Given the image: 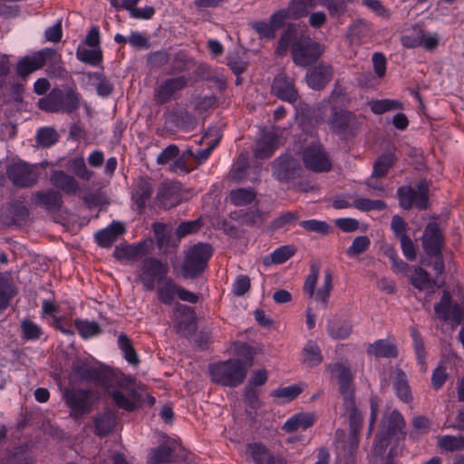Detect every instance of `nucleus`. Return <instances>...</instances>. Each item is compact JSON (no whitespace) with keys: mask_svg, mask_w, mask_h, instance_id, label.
Segmentation results:
<instances>
[{"mask_svg":"<svg viewBox=\"0 0 464 464\" xmlns=\"http://www.w3.org/2000/svg\"><path fill=\"white\" fill-rule=\"evenodd\" d=\"M294 34L293 27H288L284 32L279 39L276 53L284 55L286 53L290 44H292V58L295 64L306 67L318 59L323 53V48L308 36H302L293 41Z\"/></svg>","mask_w":464,"mask_h":464,"instance_id":"f257e3e1","label":"nucleus"},{"mask_svg":"<svg viewBox=\"0 0 464 464\" xmlns=\"http://www.w3.org/2000/svg\"><path fill=\"white\" fill-rule=\"evenodd\" d=\"M327 370L337 373L340 392L343 397L346 409L350 411V433L358 435L362 422V416L354 407L352 372L343 362L328 366Z\"/></svg>","mask_w":464,"mask_h":464,"instance_id":"f03ea898","label":"nucleus"},{"mask_svg":"<svg viewBox=\"0 0 464 464\" xmlns=\"http://www.w3.org/2000/svg\"><path fill=\"white\" fill-rule=\"evenodd\" d=\"M114 371L89 360H76L72 366L71 382L84 381L93 382L109 390Z\"/></svg>","mask_w":464,"mask_h":464,"instance_id":"7ed1b4c3","label":"nucleus"},{"mask_svg":"<svg viewBox=\"0 0 464 464\" xmlns=\"http://www.w3.org/2000/svg\"><path fill=\"white\" fill-rule=\"evenodd\" d=\"M114 380L117 381L118 388L111 395L116 405L128 411L137 409L140 403V395L135 378L114 372L111 382Z\"/></svg>","mask_w":464,"mask_h":464,"instance_id":"20e7f679","label":"nucleus"},{"mask_svg":"<svg viewBox=\"0 0 464 464\" xmlns=\"http://www.w3.org/2000/svg\"><path fill=\"white\" fill-rule=\"evenodd\" d=\"M208 371L214 382L228 387L239 385L246 376V369L244 363L237 359L211 364Z\"/></svg>","mask_w":464,"mask_h":464,"instance_id":"39448f33","label":"nucleus"},{"mask_svg":"<svg viewBox=\"0 0 464 464\" xmlns=\"http://www.w3.org/2000/svg\"><path fill=\"white\" fill-rule=\"evenodd\" d=\"M213 248L209 244L198 243L185 251L182 264V275L185 278H195L201 275L212 256Z\"/></svg>","mask_w":464,"mask_h":464,"instance_id":"423d86ee","label":"nucleus"},{"mask_svg":"<svg viewBox=\"0 0 464 464\" xmlns=\"http://www.w3.org/2000/svg\"><path fill=\"white\" fill-rule=\"evenodd\" d=\"M169 272L167 264L155 257L145 258L141 262L139 280L146 290H153L156 282L164 279Z\"/></svg>","mask_w":464,"mask_h":464,"instance_id":"0eeeda50","label":"nucleus"},{"mask_svg":"<svg viewBox=\"0 0 464 464\" xmlns=\"http://www.w3.org/2000/svg\"><path fill=\"white\" fill-rule=\"evenodd\" d=\"M441 37L437 32L427 31L420 26L401 38V44L406 48L422 47L428 52L434 51L440 44Z\"/></svg>","mask_w":464,"mask_h":464,"instance_id":"6e6552de","label":"nucleus"},{"mask_svg":"<svg viewBox=\"0 0 464 464\" xmlns=\"http://www.w3.org/2000/svg\"><path fill=\"white\" fill-rule=\"evenodd\" d=\"M428 192L429 186L425 180L419 182L416 189L411 187H401L397 192L400 206L405 209L412 207L425 209L428 207Z\"/></svg>","mask_w":464,"mask_h":464,"instance_id":"1a4fd4ad","label":"nucleus"},{"mask_svg":"<svg viewBox=\"0 0 464 464\" xmlns=\"http://www.w3.org/2000/svg\"><path fill=\"white\" fill-rule=\"evenodd\" d=\"M57 53L53 48H44L22 58L16 66L17 73L25 77L41 69L48 61H55Z\"/></svg>","mask_w":464,"mask_h":464,"instance_id":"9d476101","label":"nucleus"},{"mask_svg":"<svg viewBox=\"0 0 464 464\" xmlns=\"http://www.w3.org/2000/svg\"><path fill=\"white\" fill-rule=\"evenodd\" d=\"M304 166L314 172L328 171L332 163L329 157L316 141H312L303 152Z\"/></svg>","mask_w":464,"mask_h":464,"instance_id":"9b49d317","label":"nucleus"},{"mask_svg":"<svg viewBox=\"0 0 464 464\" xmlns=\"http://www.w3.org/2000/svg\"><path fill=\"white\" fill-rule=\"evenodd\" d=\"M92 392L87 390H65L63 397L66 405L71 410V415L79 418L87 413L92 407Z\"/></svg>","mask_w":464,"mask_h":464,"instance_id":"f8f14e48","label":"nucleus"},{"mask_svg":"<svg viewBox=\"0 0 464 464\" xmlns=\"http://www.w3.org/2000/svg\"><path fill=\"white\" fill-rule=\"evenodd\" d=\"M405 426L401 414L393 411L385 417L382 423V432L377 436L374 449L378 452H382L387 446L388 437L395 435L397 432L402 433Z\"/></svg>","mask_w":464,"mask_h":464,"instance_id":"ddd939ff","label":"nucleus"},{"mask_svg":"<svg viewBox=\"0 0 464 464\" xmlns=\"http://www.w3.org/2000/svg\"><path fill=\"white\" fill-rule=\"evenodd\" d=\"M7 175L12 182L19 187L34 184L38 178L37 167L24 162H15L7 169Z\"/></svg>","mask_w":464,"mask_h":464,"instance_id":"4468645a","label":"nucleus"},{"mask_svg":"<svg viewBox=\"0 0 464 464\" xmlns=\"http://www.w3.org/2000/svg\"><path fill=\"white\" fill-rule=\"evenodd\" d=\"M271 90L276 97L290 103H294L298 98L294 81L284 73L275 77Z\"/></svg>","mask_w":464,"mask_h":464,"instance_id":"2eb2a0df","label":"nucleus"},{"mask_svg":"<svg viewBox=\"0 0 464 464\" xmlns=\"http://www.w3.org/2000/svg\"><path fill=\"white\" fill-rule=\"evenodd\" d=\"M443 245V236L435 223H430L422 236V246L429 256H438Z\"/></svg>","mask_w":464,"mask_h":464,"instance_id":"dca6fc26","label":"nucleus"},{"mask_svg":"<svg viewBox=\"0 0 464 464\" xmlns=\"http://www.w3.org/2000/svg\"><path fill=\"white\" fill-rule=\"evenodd\" d=\"M285 24L283 13L275 12L268 22L255 21L251 24L252 28L261 38L273 39L276 32Z\"/></svg>","mask_w":464,"mask_h":464,"instance_id":"f3484780","label":"nucleus"},{"mask_svg":"<svg viewBox=\"0 0 464 464\" xmlns=\"http://www.w3.org/2000/svg\"><path fill=\"white\" fill-rule=\"evenodd\" d=\"M344 432L336 431V452L340 459L349 462L358 450V435L355 433L349 435L348 439H343Z\"/></svg>","mask_w":464,"mask_h":464,"instance_id":"a211bd4d","label":"nucleus"},{"mask_svg":"<svg viewBox=\"0 0 464 464\" xmlns=\"http://www.w3.org/2000/svg\"><path fill=\"white\" fill-rule=\"evenodd\" d=\"M333 74V68L326 63H319L306 73L305 81L307 85L314 90H320L330 81Z\"/></svg>","mask_w":464,"mask_h":464,"instance_id":"6ab92c4d","label":"nucleus"},{"mask_svg":"<svg viewBox=\"0 0 464 464\" xmlns=\"http://www.w3.org/2000/svg\"><path fill=\"white\" fill-rule=\"evenodd\" d=\"M434 309L440 320L447 321L452 317L454 321L459 323L463 317L464 304L455 305L451 311L450 294L444 291L440 302L435 305Z\"/></svg>","mask_w":464,"mask_h":464,"instance_id":"aec40b11","label":"nucleus"},{"mask_svg":"<svg viewBox=\"0 0 464 464\" xmlns=\"http://www.w3.org/2000/svg\"><path fill=\"white\" fill-rule=\"evenodd\" d=\"M274 175L277 179L286 180L292 179L299 169L298 163L291 156H281L274 163Z\"/></svg>","mask_w":464,"mask_h":464,"instance_id":"412c9836","label":"nucleus"},{"mask_svg":"<svg viewBox=\"0 0 464 464\" xmlns=\"http://www.w3.org/2000/svg\"><path fill=\"white\" fill-rule=\"evenodd\" d=\"M187 83L188 80L185 76H178L166 80L157 89V101L160 103L166 102L176 92L183 89Z\"/></svg>","mask_w":464,"mask_h":464,"instance_id":"4be33fe9","label":"nucleus"},{"mask_svg":"<svg viewBox=\"0 0 464 464\" xmlns=\"http://www.w3.org/2000/svg\"><path fill=\"white\" fill-rule=\"evenodd\" d=\"M124 232L125 227L123 223L112 221L107 227L95 234V239L102 247H110Z\"/></svg>","mask_w":464,"mask_h":464,"instance_id":"5701e85b","label":"nucleus"},{"mask_svg":"<svg viewBox=\"0 0 464 464\" xmlns=\"http://www.w3.org/2000/svg\"><path fill=\"white\" fill-rule=\"evenodd\" d=\"M279 144L280 140L276 131L274 130H268L257 140L254 150L255 157L256 159L269 158Z\"/></svg>","mask_w":464,"mask_h":464,"instance_id":"b1692460","label":"nucleus"},{"mask_svg":"<svg viewBox=\"0 0 464 464\" xmlns=\"http://www.w3.org/2000/svg\"><path fill=\"white\" fill-rule=\"evenodd\" d=\"M314 6V0H293L286 8L278 10V13H283L284 23H285L287 20H296L305 16Z\"/></svg>","mask_w":464,"mask_h":464,"instance_id":"393cba45","label":"nucleus"},{"mask_svg":"<svg viewBox=\"0 0 464 464\" xmlns=\"http://www.w3.org/2000/svg\"><path fill=\"white\" fill-rule=\"evenodd\" d=\"M315 421V415L312 412H298L290 417L283 425L286 432H293L297 430H306Z\"/></svg>","mask_w":464,"mask_h":464,"instance_id":"a878e982","label":"nucleus"},{"mask_svg":"<svg viewBox=\"0 0 464 464\" xmlns=\"http://www.w3.org/2000/svg\"><path fill=\"white\" fill-rule=\"evenodd\" d=\"M159 283L158 299L165 304H171L177 296L178 285L169 277H165Z\"/></svg>","mask_w":464,"mask_h":464,"instance_id":"bb28decb","label":"nucleus"},{"mask_svg":"<svg viewBox=\"0 0 464 464\" xmlns=\"http://www.w3.org/2000/svg\"><path fill=\"white\" fill-rule=\"evenodd\" d=\"M34 202L38 207H42L46 209H55L60 208L62 199L57 191L48 189L37 192L34 198Z\"/></svg>","mask_w":464,"mask_h":464,"instance_id":"cd10ccee","label":"nucleus"},{"mask_svg":"<svg viewBox=\"0 0 464 464\" xmlns=\"http://www.w3.org/2000/svg\"><path fill=\"white\" fill-rule=\"evenodd\" d=\"M144 255V244L138 245H120L114 250V256L117 259L130 261L136 260Z\"/></svg>","mask_w":464,"mask_h":464,"instance_id":"c85d7f7f","label":"nucleus"},{"mask_svg":"<svg viewBox=\"0 0 464 464\" xmlns=\"http://www.w3.org/2000/svg\"><path fill=\"white\" fill-rule=\"evenodd\" d=\"M151 186L147 180L140 179L136 182L132 189V200L137 205L138 208L141 209L145 207L151 196Z\"/></svg>","mask_w":464,"mask_h":464,"instance_id":"c756f323","label":"nucleus"},{"mask_svg":"<svg viewBox=\"0 0 464 464\" xmlns=\"http://www.w3.org/2000/svg\"><path fill=\"white\" fill-rule=\"evenodd\" d=\"M51 182L55 187L61 188L66 193L72 194L78 190L77 181L63 171H54L51 175Z\"/></svg>","mask_w":464,"mask_h":464,"instance_id":"7c9ffc66","label":"nucleus"},{"mask_svg":"<svg viewBox=\"0 0 464 464\" xmlns=\"http://www.w3.org/2000/svg\"><path fill=\"white\" fill-rule=\"evenodd\" d=\"M369 353L376 356V357H396L398 355V351L396 346L386 340H378L373 343L369 350Z\"/></svg>","mask_w":464,"mask_h":464,"instance_id":"2f4dec72","label":"nucleus"},{"mask_svg":"<svg viewBox=\"0 0 464 464\" xmlns=\"http://www.w3.org/2000/svg\"><path fill=\"white\" fill-rule=\"evenodd\" d=\"M323 356L319 346L314 342H308L303 349V363L308 367H314L320 364Z\"/></svg>","mask_w":464,"mask_h":464,"instance_id":"473e14b6","label":"nucleus"},{"mask_svg":"<svg viewBox=\"0 0 464 464\" xmlns=\"http://www.w3.org/2000/svg\"><path fill=\"white\" fill-rule=\"evenodd\" d=\"M394 388L397 396L404 402L411 400V395L406 374L400 369L394 371Z\"/></svg>","mask_w":464,"mask_h":464,"instance_id":"72a5a7b5","label":"nucleus"},{"mask_svg":"<svg viewBox=\"0 0 464 464\" xmlns=\"http://www.w3.org/2000/svg\"><path fill=\"white\" fill-rule=\"evenodd\" d=\"M246 454L252 459L254 464H273L267 450L261 444H249L246 449Z\"/></svg>","mask_w":464,"mask_h":464,"instance_id":"f704fd0d","label":"nucleus"},{"mask_svg":"<svg viewBox=\"0 0 464 464\" xmlns=\"http://www.w3.org/2000/svg\"><path fill=\"white\" fill-rule=\"evenodd\" d=\"M304 383L293 384L276 389L272 392L271 395L280 399L281 402H289L295 399L304 391Z\"/></svg>","mask_w":464,"mask_h":464,"instance_id":"c9c22d12","label":"nucleus"},{"mask_svg":"<svg viewBox=\"0 0 464 464\" xmlns=\"http://www.w3.org/2000/svg\"><path fill=\"white\" fill-rule=\"evenodd\" d=\"M328 334L334 339H345L352 332V325L346 320H332L328 324Z\"/></svg>","mask_w":464,"mask_h":464,"instance_id":"e433bc0d","label":"nucleus"},{"mask_svg":"<svg viewBox=\"0 0 464 464\" xmlns=\"http://www.w3.org/2000/svg\"><path fill=\"white\" fill-rule=\"evenodd\" d=\"M333 289V276L330 271H326L324 276L323 285L318 288L312 298L324 306H326L329 301L330 293Z\"/></svg>","mask_w":464,"mask_h":464,"instance_id":"4c0bfd02","label":"nucleus"},{"mask_svg":"<svg viewBox=\"0 0 464 464\" xmlns=\"http://www.w3.org/2000/svg\"><path fill=\"white\" fill-rule=\"evenodd\" d=\"M75 327L79 334L83 339H89L99 335L102 333V329L99 324L94 321H89L85 319L75 320Z\"/></svg>","mask_w":464,"mask_h":464,"instance_id":"58836bf2","label":"nucleus"},{"mask_svg":"<svg viewBox=\"0 0 464 464\" xmlns=\"http://www.w3.org/2000/svg\"><path fill=\"white\" fill-rule=\"evenodd\" d=\"M411 336L413 341L414 352L416 354L418 364L422 372H426L427 366L425 362L426 353L423 341L420 336L418 331L414 328L411 329Z\"/></svg>","mask_w":464,"mask_h":464,"instance_id":"ea45409f","label":"nucleus"},{"mask_svg":"<svg viewBox=\"0 0 464 464\" xmlns=\"http://www.w3.org/2000/svg\"><path fill=\"white\" fill-rule=\"evenodd\" d=\"M60 90H53L44 98H42L38 102V105L40 109L49 111V112H56L61 111V102H60Z\"/></svg>","mask_w":464,"mask_h":464,"instance_id":"a19ab883","label":"nucleus"},{"mask_svg":"<svg viewBox=\"0 0 464 464\" xmlns=\"http://www.w3.org/2000/svg\"><path fill=\"white\" fill-rule=\"evenodd\" d=\"M229 198L235 206H246L255 199L256 193L252 188H237L230 192Z\"/></svg>","mask_w":464,"mask_h":464,"instance_id":"79ce46f5","label":"nucleus"},{"mask_svg":"<svg viewBox=\"0 0 464 464\" xmlns=\"http://www.w3.org/2000/svg\"><path fill=\"white\" fill-rule=\"evenodd\" d=\"M294 255V250L289 246H284L274 250L270 256L264 259L266 265L282 264Z\"/></svg>","mask_w":464,"mask_h":464,"instance_id":"37998d69","label":"nucleus"},{"mask_svg":"<svg viewBox=\"0 0 464 464\" xmlns=\"http://www.w3.org/2000/svg\"><path fill=\"white\" fill-rule=\"evenodd\" d=\"M152 228L159 247L167 249L170 246L171 227L162 223H155Z\"/></svg>","mask_w":464,"mask_h":464,"instance_id":"c03bdc74","label":"nucleus"},{"mask_svg":"<svg viewBox=\"0 0 464 464\" xmlns=\"http://www.w3.org/2000/svg\"><path fill=\"white\" fill-rule=\"evenodd\" d=\"M76 57L83 63L97 65L102 61V55L99 48L86 49L79 47L76 52Z\"/></svg>","mask_w":464,"mask_h":464,"instance_id":"a18cd8bd","label":"nucleus"},{"mask_svg":"<svg viewBox=\"0 0 464 464\" xmlns=\"http://www.w3.org/2000/svg\"><path fill=\"white\" fill-rule=\"evenodd\" d=\"M60 98L62 105L60 111L72 112L79 107V96L72 89H69L65 92L60 91Z\"/></svg>","mask_w":464,"mask_h":464,"instance_id":"49530a36","label":"nucleus"},{"mask_svg":"<svg viewBox=\"0 0 464 464\" xmlns=\"http://www.w3.org/2000/svg\"><path fill=\"white\" fill-rule=\"evenodd\" d=\"M118 345L121 351L124 354L126 361L131 364H137L139 362L138 355L134 351L130 340L127 335L121 334L118 337Z\"/></svg>","mask_w":464,"mask_h":464,"instance_id":"de8ad7c7","label":"nucleus"},{"mask_svg":"<svg viewBox=\"0 0 464 464\" xmlns=\"http://www.w3.org/2000/svg\"><path fill=\"white\" fill-rule=\"evenodd\" d=\"M371 246V240L366 236L356 237L351 246L347 248L346 254L350 257H356L364 253Z\"/></svg>","mask_w":464,"mask_h":464,"instance_id":"09e8293b","label":"nucleus"},{"mask_svg":"<svg viewBox=\"0 0 464 464\" xmlns=\"http://www.w3.org/2000/svg\"><path fill=\"white\" fill-rule=\"evenodd\" d=\"M22 337L26 341H35L42 335V328L34 322L24 319L21 322Z\"/></svg>","mask_w":464,"mask_h":464,"instance_id":"8fccbe9b","label":"nucleus"},{"mask_svg":"<svg viewBox=\"0 0 464 464\" xmlns=\"http://www.w3.org/2000/svg\"><path fill=\"white\" fill-rule=\"evenodd\" d=\"M115 420L111 412H104L95 420L97 434L103 436L111 432L114 427Z\"/></svg>","mask_w":464,"mask_h":464,"instance_id":"3c124183","label":"nucleus"},{"mask_svg":"<svg viewBox=\"0 0 464 464\" xmlns=\"http://www.w3.org/2000/svg\"><path fill=\"white\" fill-rule=\"evenodd\" d=\"M410 280L412 285L420 290L429 289L432 286L428 273L420 267L414 269L413 274L410 276Z\"/></svg>","mask_w":464,"mask_h":464,"instance_id":"603ef678","label":"nucleus"},{"mask_svg":"<svg viewBox=\"0 0 464 464\" xmlns=\"http://www.w3.org/2000/svg\"><path fill=\"white\" fill-rule=\"evenodd\" d=\"M394 160L395 157L392 153L383 154L379 157L373 166L372 177H383L392 165Z\"/></svg>","mask_w":464,"mask_h":464,"instance_id":"864d4df0","label":"nucleus"},{"mask_svg":"<svg viewBox=\"0 0 464 464\" xmlns=\"http://www.w3.org/2000/svg\"><path fill=\"white\" fill-rule=\"evenodd\" d=\"M353 208L361 210V211H370V210H382L386 208V204L384 201L377 199L371 200L364 198H353Z\"/></svg>","mask_w":464,"mask_h":464,"instance_id":"5fc2aeb1","label":"nucleus"},{"mask_svg":"<svg viewBox=\"0 0 464 464\" xmlns=\"http://www.w3.org/2000/svg\"><path fill=\"white\" fill-rule=\"evenodd\" d=\"M300 227L309 232L320 235H327L331 231V226L323 220L308 219L300 222Z\"/></svg>","mask_w":464,"mask_h":464,"instance_id":"6e6d98bb","label":"nucleus"},{"mask_svg":"<svg viewBox=\"0 0 464 464\" xmlns=\"http://www.w3.org/2000/svg\"><path fill=\"white\" fill-rule=\"evenodd\" d=\"M370 107L373 113L382 114L386 111H395L400 108V103L394 100H375L370 102Z\"/></svg>","mask_w":464,"mask_h":464,"instance_id":"4d7b16f0","label":"nucleus"},{"mask_svg":"<svg viewBox=\"0 0 464 464\" xmlns=\"http://www.w3.org/2000/svg\"><path fill=\"white\" fill-rule=\"evenodd\" d=\"M171 456V450L166 445L153 449L149 456V464H161L168 462Z\"/></svg>","mask_w":464,"mask_h":464,"instance_id":"13d9d810","label":"nucleus"},{"mask_svg":"<svg viewBox=\"0 0 464 464\" xmlns=\"http://www.w3.org/2000/svg\"><path fill=\"white\" fill-rule=\"evenodd\" d=\"M37 142L42 147H50L58 140V134L53 128H42L37 131Z\"/></svg>","mask_w":464,"mask_h":464,"instance_id":"bf43d9fd","label":"nucleus"},{"mask_svg":"<svg viewBox=\"0 0 464 464\" xmlns=\"http://www.w3.org/2000/svg\"><path fill=\"white\" fill-rule=\"evenodd\" d=\"M352 120L353 115L350 112L342 111L334 113L330 123L334 130L341 132L349 125Z\"/></svg>","mask_w":464,"mask_h":464,"instance_id":"052dcab7","label":"nucleus"},{"mask_svg":"<svg viewBox=\"0 0 464 464\" xmlns=\"http://www.w3.org/2000/svg\"><path fill=\"white\" fill-rule=\"evenodd\" d=\"M439 446L445 450H457L464 447V438L443 436L439 438Z\"/></svg>","mask_w":464,"mask_h":464,"instance_id":"680f3d73","label":"nucleus"},{"mask_svg":"<svg viewBox=\"0 0 464 464\" xmlns=\"http://www.w3.org/2000/svg\"><path fill=\"white\" fill-rule=\"evenodd\" d=\"M12 293L13 288L8 277L0 275V309L7 305Z\"/></svg>","mask_w":464,"mask_h":464,"instance_id":"e2e57ef3","label":"nucleus"},{"mask_svg":"<svg viewBox=\"0 0 464 464\" xmlns=\"http://www.w3.org/2000/svg\"><path fill=\"white\" fill-rule=\"evenodd\" d=\"M318 276H319L318 268L315 266H312L311 269H310V273L307 276L304 285V292L309 297H313L314 295Z\"/></svg>","mask_w":464,"mask_h":464,"instance_id":"0e129e2a","label":"nucleus"},{"mask_svg":"<svg viewBox=\"0 0 464 464\" xmlns=\"http://www.w3.org/2000/svg\"><path fill=\"white\" fill-rule=\"evenodd\" d=\"M89 77L91 80L94 79L98 81L96 90L100 96L106 97L111 94L112 91V85L108 80L102 78V75L98 72L90 73Z\"/></svg>","mask_w":464,"mask_h":464,"instance_id":"69168bd1","label":"nucleus"},{"mask_svg":"<svg viewBox=\"0 0 464 464\" xmlns=\"http://www.w3.org/2000/svg\"><path fill=\"white\" fill-rule=\"evenodd\" d=\"M346 2L341 1L340 3L335 0H324L321 5L327 8L330 15L341 16L346 12Z\"/></svg>","mask_w":464,"mask_h":464,"instance_id":"338daca9","label":"nucleus"},{"mask_svg":"<svg viewBox=\"0 0 464 464\" xmlns=\"http://www.w3.org/2000/svg\"><path fill=\"white\" fill-rule=\"evenodd\" d=\"M335 226L342 231L350 233L354 232L359 228V222L352 218H341L334 220Z\"/></svg>","mask_w":464,"mask_h":464,"instance_id":"774afa93","label":"nucleus"}]
</instances>
